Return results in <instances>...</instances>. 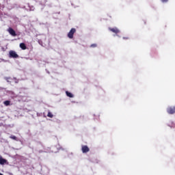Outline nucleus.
<instances>
[{
	"instance_id": "obj_2",
	"label": "nucleus",
	"mask_w": 175,
	"mask_h": 175,
	"mask_svg": "<svg viewBox=\"0 0 175 175\" xmlns=\"http://www.w3.org/2000/svg\"><path fill=\"white\" fill-rule=\"evenodd\" d=\"M8 32H9L10 35H11L12 36H17L16 31H14V29H13V28L12 27L8 28Z\"/></svg>"
},
{
	"instance_id": "obj_3",
	"label": "nucleus",
	"mask_w": 175,
	"mask_h": 175,
	"mask_svg": "<svg viewBox=\"0 0 175 175\" xmlns=\"http://www.w3.org/2000/svg\"><path fill=\"white\" fill-rule=\"evenodd\" d=\"M167 112L168 113V114H174L175 113V107H169L167 109Z\"/></svg>"
},
{
	"instance_id": "obj_5",
	"label": "nucleus",
	"mask_w": 175,
	"mask_h": 175,
	"mask_svg": "<svg viewBox=\"0 0 175 175\" xmlns=\"http://www.w3.org/2000/svg\"><path fill=\"white\" fill-rule=\"evenodd\" d=\"M109 31H111V32H113V33H120V29H118V28L117 27H109Z\"/></svg>"
},
{
	"instance_id": "obj_4",
	"label": "nucleus",
	"mask_w": 175,
	"mask_h": 175,
	"mask_svg": "<svg viewBox=\"0 0 175 175\" xmlns=\"http://www.w3.org/2000/svg\"><path fill=\"white\" fill-rule=\"evenodd\" d=\"M10 57L11 58H18V55L14 51H10Z\"/></svg>"
},
{
	"instance_id": "obj_9",
	"label": "nucleus",
	"mask_w": 175,
	"mask_h": 175,
	"mask_svg": "<svg viewBox=\"0 0 175 175\" xmlns=\"http://www.w3.org/2000/svg\"><path fill=\"white\" fill-rule=\"evenodd\" d=\"M66 94L68 96V98H73V94L68 91L66 92Z\"/></svg>"
},
{
	"instance_id": "obj_10",
	"label": "nucleus",
	"mask_w": 175,
	"mask_h": 175,
	"mask_svg": "<svg viewBox=\"0 0 175 175\" xmlns=\"http://www.w3.org/2000/svg\"><path fill=\"white\" fill-rule=\"evenodd\" d=\"M3 105H5V106H10V100L4 101Z\"/></svg>"
},
{
	"instance_id": "obj_15",
	"label": "nucleus",
	"mask_w": 175,
	"mask_h": 175,
	"mask_svg": "<svg viewBox=\"0 0 175 175\" xmlns=\"http://www.w3.org/2000/svg\"><path fill=\"white\" fill-rule=\"evenodd\" d=\"M123 39L128 40V39H129V37H123Z\"/></svg>"
},
{
	"instance_id": "obj_7",
	"label": "nucleus",
	"mask_w": 175,
	"mask_h": 175,
	"mask_svg": "<svg viewBox=\"0 0 175 175\" xmlns=\"http://www.w3.org/2000/svg\"><path fill=\"white\" fill-rule=\"evenodd\" d=\"M8 163V160L2 158V156H0V165H5Z\"/></svg>"
},
{
	"instance_id": "obj_13",
	"label": "nucleus",
	"mask_w": 175,
	"mask_h": 175,
	"mask_svg": "<svg viewBox=\"0 0 175 175\" xmlns=\"http://www.w3.org/2000/svg\"><path fill=\"white\" fill-rule=\"evenodd\" d=\"M97 44H91L90 47H93V48H95V47H97Z\"/></svg>"
},
{
	"instance_id": "obj_11",
	"label": "nucleus",
	"mask_w": 175,
	"mask_h": 175,
	"mask_svg": "<svg viewBox=\"0 0 175 175\" xmlns=\"http://www.w3.org/2000/svg\"><path fill=\"white\" fill-rule=\"evenodd\" d=\"M47 117H49V118H53L54 117V115H53L51 112L49 111L47 114Z\"/></svg>"
},
{
	"instance_id": "obj_1",
	"label": "nucleus",
	"mask_w": 175,
	"mask_h": 175,
	"mask_svg": "<svg viewBox=\"0 0 175 175\" xmlns=\"http://www.w3.org/2000/svg\"><path fill=\"white\" fill-rule=\"evenodd\" d=\"M75 33H76V29L75 28H72L68 32L67 36L69 39H73V35H75Z\"/></svg>"
},
{
	"instance_id": "obj_12",
	"label": "nucleus",
	"mask_w": 175,
	"mask_h": 175,
	"mask_svg": "<svg viewBox=\"0 0 175 175\" xmlns=\"http://www.w3.org/2000/svg\"><path fill=\"white\" fill-rule=\"evenodd\" d=\"M10 139H12V140H16L17 141V137L14 136V135H11L10 137Z\"/></svg>"
},
{
	"instance_id": "obj_6",
	"label": "nucleus",
	"mask_w": 175,
	"mask_h": 175,
	"mask_svg": "<svg viewBox=\"0 0 175 175\" xmlns=\"http://www.w3.org/2000/svg\"><path fill=\"white\" fill-rule=\"evenodd\" d=\"M81 150H82V152H83V154H85V153L90 152V148H88V146H83Z\"/></svg>"
},
{
	"instance_id": "obj_14",
	"label": "nucleus",
	"mask_w": 175,
	"mask_h": 175,
	"mask_svg": "<svg viewBox=\"0 0 175 175\" xmlns=\"http://www.w3.org/2000/svg\"><path fill=\"white\" fill-rule=\"evenodd\" d=\"M163 3H166L169 0H161Z\"/></svg>"
},
{
	"instance_id": "obj_8",
	"label": "nucleus",
	"mask_w": 175,
	"mask_h": 175,
	"mask_svg": "<svg viewBox=\"0 0 175 175\" xmlns=\"http://www.w3.org/2000/svg\"><path fill=\"white\" fill-rule=\"evenodd\" d=\"M19 46L22 50H27V45L25 43L22 42Z\"/></svg>"
}]
</instances>
